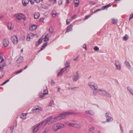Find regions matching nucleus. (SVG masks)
<instances>
[{
  "instance_id": "1",
  "label": "nucleus",
  "mask_w": 133,
  "mask_h": 133,
  "mask_svg": "<svg viewBox=\"0 0 133 133\" xmlns=\"http://www.w3.org/2000/svg\"><path fill=\"white\" fill-rule=\"evenodd\" d=\"M75 115L76 114L74 112H65L64 113H63L60 114L59 116H57L58 119H59V120L61 119L64 118H65L66 116L69 115Z\"/></svg>"
},
{
  "instance_id": "2",
  "label": "nucleus",
  "mask_w": 133,
  "mask_h": 133,
  "mask_svg": "<svg viewBox=\"0 0 133 133\" xmlns=\"http://www.w3.org/2000/svg\"><path fill=\"white\" fill-rule=\"evenodd\" d=\"M88 85L91 89L94 90L93 92L94 94L95 95L97 94L96 93L97 87L95 83L94 82H90L88 83Z\"/></svg>"
},
{
  "instance_id": "3",
  "label": "nucleus",
  "mask_w": 133,
  "mask_h": 133,
  "mask_svg": "<svg viewBox=\"0 0 133 133\" xmlns=\"http://www.w3.org/2000/svg\"><path fill=\"white\" fill-rule=\"evenodd\" d=\"M64 124L60 123H57L54 124L52 126V129L55 131H56L64 127Z\"/></svg>"
},
{
  "instance_id": "4",
  "label": "nucleus",
  "mask_w": 133,
  "mask_h": 133,
  "mask_svg": "<svg viewBox=\"0 0 133 133\" xmlns=\"http://www.w3.org/2000/svg\"><path fill=\"white\" fill-rule=\"evenodd\" d=\"M52 117L50 116L47 118L45 120L42 121L39 123V125L42 127V126H44L48 123V124H50V121L52 118Z\"/></svg>"
},
{
  "instance_id": "5",
  "label": "nucleus",
  "mask_w": 133,
  "mask_h": 133,
  "mask_svg": "<svg viewBox=\"0 0 133 133\" xmlns=\"http://www.w3.org/2000/svg\"><path fill=\"white\" fill-rule=\"evenodd\" d=\"M15 17L16 19L19 21L21 19H23L24 20H25V15L21 13H18L16 14L15 15Z\"/></svg>"
},
{
  "instance_id": "6",
  "label": "nucleus",
  "mask_w": 133,
  "mask_h": 133,
  "mask_svg": "<svg viewBox=\"0 0 133 133\" xmlns=\"http://www.w3.org/2000/svg\"><path fill=\"white\" fill-rule=\"evenodd\" d=\"M97 93L102 95H106L108 97L110 96V95L109 93L106 92V91L104 90L101 89H99L98 91L97 90L96 94H97Z\"/></svg>"
},
{
  "instance_id": "7",
  "label": "nucleus",
  "mask_w": 133,
  "mask_h": 133,
  "mask_svg": "<svg viewBox=\"0 0 133 133\" xmlns=\"http://www.w3.org/2000/svg\"><path fill=\"white\" fill-rule=\"evenodd\" d=\"M11 40L13 43L15 44H16L18 43V39L17 36L15 35H14L12 37Z\"/></svg>"
},
{
  "instance_id": "8",
  "label": "nucleus",
  "mask_w": 133,
  "mask_h": 133,
  "mask_svg": "<svg viewBox=\"0 0 133 133\" xmlns=\"http://www.w3.org/2000/svg\"><path fill=\"white\" fill-rule=\"evenodd\" d=\"M33 127L34 128L33 130V132L34 133H35L41 127L40 125H39V123L34 126Z\"/></svg>"
},
{
  "instance_id": "9",
  "label": "nucleus",
  "mask_w": 133,
  "mask_h": 133,
  "mask_svg": "<svg viewBox=\"0 0 133 133\" xmlns=\"http://www.w3.org/2000/svg\"><path fill=\"white\" fill-rule=\"evenodd\" d=\"M50 37V34H45L42 36V39H44V41L45 42L49 40Z\"/></svg>"
},
{
  "instance_id": "10",
  "label": "nucleus",
  "mask_w": 133,
  "mask_h": 133,
  "mask_svg": "<svg viewBox=\"0 0 133 133\" xmlns=\"http://www.w3.org/2000/svg\"><path fill=\"white\" fill-rule=\"evenodd\" d=\"M35 35L32 33L29 34L27 35L26 39L27 41H29L30 39H32L34 37Z\"/></svg>"
},
{
  "instance_id": "11",
  "label": "nucleus",
  "mask_w": 133,
  "mask_h": 133,
  "mask_svg": "<svg viewBox=\"0 0 133 133\" xmlns=\"http://www.w3.org/2000/svg\"><path fill=\"white\" fill-rule=\"evenodd\" d=\"M3 44L5 46H7L9 44L8 39L7 38H5L3 40Z\"/></svg>"
},
{
  "instance_id": "12",
  "label": "nucleus",
  "mask_w": 133,
  "mask_h": 133,
  "mask_svg": "<svg viewBox=\"0 0 133 133\" xmlns=\"http://www.w3.org/2000/svg\"><path fill=\"white\" fill-rule=\"evenodd\" d=\"M72 26L73 25L72 24L68 26L66 28V31L65 33H66L71 31L72 30Z\"/></svg>"
},
{
  "instance_id": "13",
  "label": "nucleus",
  "mask_w": 133,
  "mask_h": 133,
  "mask_svg": "<svg viewBox=\"0 0 133 133\" xmlns=\"http://www.w3.org/2000/svg\"><path fill=\"white\" fill-rule=\"evenodd\" d=\"M115 64L117 70H120L121 69V66L119 62L118 61H116Z\"/></svg>"
},
{
  "instance_id": "14",
  "label": "nucleus",
  "mask_w": 133,
  "mask_h": 133,
  "mask_svg": "<svg viewBox=\"0 0 133 133\" xmlns=\"http://www.w3.org/2000/svg\"><path fill=\"white\" fill-rule=\"evenodd\" d=\"M59 119L58 117H57L55 118L52 119L51 120L49 121L50 124L53 123L54 122H56L58 121L59 120Z\"/></svg>"
},
{
  "instance_id": "15",
  "label": "nucleus",
  "mask_w": 133,
  "mask_h": 133,
  "mask_svg": "<svg viewBox=\"0 0 133 133\" xmlns=\"http://www.w3.org/2000/svg\"><path fill=\"white\" fill-rule=\"evenodd\" d=\"M8 29L10 30L12 29L14 27V24L11 22H9L8 24Z\"/></svg>"
},
{
  "instance_id": "16",
  "label": "nucleus",
  "mask_w": 133,
  "mask_h": 133,
  "mask_svg": "<svg viewBox=\"0 0 133 133\" xmlns=\"http://www.w3.org/2000/svg\"><path fill=\"white\" fill-rule=\"evenodd\" d=\"M37 26L36 25H31L29 27V29L31 30H35L37 28Z\"/></svg>"
},
{
  "instance_id": "17",
  "label": "nucleus",
  "mask_w": 133,
  "mask_h": 133,
  "mask_svg": "<svg viewBox=\"0 0 133 133\" xmlns=\"http://www.w3.org/2000/svg\"><path fill=\"white\" fill-rule=\"evenodd\" d=\"M65 124L67 125H68L69 127H74L75 124L74 123H70L68 122H65Z\"/></svg>"
},
{
  "instance_id": "18",
  "label": "nucleus",
  "mask_w": 133,
  "mask_h": 133,
  "mask_svg": "<svg viewBox=\"0 0 133 133\" xmlns=\"http://www.w3.org/2000/svg\"><path fill=\"white\" fill-rule=\"evenodd\" d=\"M28 3V0H23L22 2V4L24 6H26Z\"/></svg>"
},
{
  "instance_id": "19",
  "label": "nucleus",
  "mask_w": 133,
  "mask_h": 133,
  "mask_svg": "<svg viewBox=\"0 0 133 133\" xmlns=\"http://www.w3.org/2000/svg\"><path fill=\"white\" fill-rule=\"evenodd\" d=\"M26 114H21L20 115V118L24 119H25L26 118Z\"/></svg>"
},
{
  "instance_id": "20",
  "label": "nucleus",
  "mask_w": 133,
  "mask_h": 133,
  "mask_svg": "<svg viewBox=\"0 0 133 133\" xmlns=\"http://www.w3.org/2000/svg\"><path fill=\"white\" fill-rule=\"evenodd\" d=\"M79 78V76L78 74L73 76V80L74 81H76Z\"/></svg>"
},
{
  "instance_id": "21",
  "label": "nucleus",
  "mask_w": 133,
  "mask_h": 133,
  "mask_svg": "<svg viewBox=\"0 0 133 133\" xmlns=\"http://www.w3.org/2000/svg\"><path fill=\"white\" fill-rule=\"evenodd\" d=\"M74 4L75 5V6H77L79 3V0H74Z\"/></svg>"
},
{
  "instance_id": "22",
  "label": "nucleus",
  "mask_w": 133,
  "mask_h": 133,
  "mask_svg": "<svg viewBox=\"0 0 133 133\" xmlns=\"http://www.w3.org/2000/svg\"><path fill=\"white\" fill-rule=\"evenodd\" d=\"M40 14L38 12H36L34 15V18L35 19H37L39 17Z\"/></svg>"
},
{
  "instance_id": "23",
  "label": "nucleus",
  "mask_w": 133,
  "mask_h": 133,
  "mask_svg": "<svg viewBox=\"0 0 133 133\" xmlns=\"http://www.w3.org/2000/svg\"><path fill=\"white\" fill-rule=\"evenodd\" d=\"M65 66H66V71L67 72H68V70L69 69L70 67V65L69 63L66 62Z\"/></svg>"
},
{
  "instance_id": "24",
  "label": "nucleus",
  "mask_w": 133,
  "mask_h": 133,
  "mask_svg": "<svg viewBox=\"0 0 133 133\" xmlns=\"http://www.w3.org/2000/svg\"><path fill=\"white\" fill-rule=\"evenodd\" d=\"M23 57L22 56H20L17 60V63H20L23 61Z\"/></svg>"
},
{
  "instance_id": "25",
  "label": "nucleus",
  "mask_w": 133,
  "mask_h": 133,
  "mask_svg": "<svg viewBox=\"0 0 133 133\" xmlns=\"http://www.w3.org/2000/svg\"><path fill=\"white\" fill-rule=\"evenodd\" d=\"M111 6V5L110 4H109L108 5H105V6H103L101 8V9L102 10H104L106 9L107 8H108Z\"/></svg>"
},
{
  "instance_id": "26",
  "label": "nucleus",
  "mask_w": 133,
  "mask_h": 133,
  "mask_svg": "<svg viewBox=\"0 0 133 133\" xmlns=\"http://www.w3.org/2000/svg\"><path fill=\"white\" fill-rule=\"evenodd\" d=\"M6 65V64L5 63H4L0 65V70H2L4 69V67Z\"/></svg>"
},
{
  "instance_id": "27",
  "label": "nucleus",
  "mask_w": 133,
  "mask_h": 133,
  "mask_svg": "<svg viewBox=\"0 0 133 133\" xmlns=\"http://www.w3.org/2000/svg\"><path fill=\"white\" fill-rule=\"evenodd\" d=\"M125 64L127 67L129 69H130L131 66L129 62L126 61L125 62Z\"/></svg>"
},
{
  "instance_id": "28",
  "label": "nucleus",
  "mask_w": 133,
  "mask_h": 133,
  "mask_svg": "<svg viewBox=\"0 0 133 133\" xmlns=\"http://www.w3.org/2000/svg\"><path fill=\"white\" fill-rule=\"evenodd\" d=\"M85 113L87 114L92 115L94 114V113L91 110H88L85 111Z\"/></svg>"
},
{
  "instance_id": "29",
  "label": "nucleus",
  "mask_w": 133,
  "mask_h": 133,
  "mask_svg": "<svg viewBox=\"0 0 133 133\" xmlns=\"http://www.w3.org/2000/svg\"><path fill=\"white\" fill-rule=\"evenodd\" d=\"M81 126L79 124L77 123L75 124L74 128H76L79 129L81 128Z\"/></svg>"
},
{
  "instance_id": "30",
  "label": "nucleus",
  "mask_w": 133,
  "mask_h": 133,
  "mask_svg": "<svg viewBox=\"0 0 133 133\" xmlns=\"http://www.w3.org/2000/svg\"><path fill=\"white\" fill-rule=\"evenodd\" d=\"M112 23L113 24H116L117 23V19H116V18H112Z\"/></svg>"
},
{
  "instance_id": "31",
  "label": "nucleus",
  "mask_w": 133,
  "mask_h": 133,
  "mask_svg": "<svg viewBox=\"0 0 133 133\" xmlns=\"http://www.w3.org/2000/svg\"><path fill=\"white\" fill-rule=\"evenodd\" d=\"M107 122H109L110 121H112L113 120V119L111 117H110V116H109L108 117H107Z\"/></svg>"
},
{
  "instance_id": "32",
  "label": "nucleus",
  "mask_w": 133,
  "mask_h": 133,
  "mask_svg": "<svg viewBox=\"0 0 133 133\" xmlns=\"http://www.w3.org/2000/svg\"><path fill=\"white\" fill-rule=\"evenodd\" d=\"M128 35H125L123 37V39L125 41H126L128 39Z\"/></svg>"
},
{
  "instance_id": "33",
  "label": "nucleus",
  "mask_w": 133,
  "mask_h": 133,
  "mask_svg": "<svg viewBox=\"0 0 133 133\" xmlns=\"http://www.w3.org/2000/svg\"><path fill=\"white\" fill-rule=\"evenodd\" d=\"M94 130V127L90 128H89V131L90 133H93Z\"/></svg>"
},
{
  "instance_id": "34",
  "label": "nucleus",
  "mask_w": 133,
  "mask_h": 133,
  "mask_svg": "<svg viewBox=\"0 0 133 133\" xmlns=\"http://www.w3.org/2000/svg\"><path fill=\"white\" fill-rule=\"evenodd\" d=\"M47 45V42L46 43L44 44L40 49L41 50H42L45 48V46H46Z\"/></svg>"
},
{
  "instance_id": "35",
  "label": "nucleus",
  "mask_w": 133,
  "mask_h": 133,
  "mask_svg": "<svg viewBox=\"0 0 133 133\" xmlns=\"http://www.w3.org/2000/svg\"><path fill=\"white\" fill-rule=\"evenodd\" d=\"M50 127H48L46 128L43 132V133H46L48 131L50 130Z\"/></svg>"
},
{
  "instance_id": "36",
  "label": "nucleus",
  "mask_w": 133,
  "mask_h": 133,
  "mask_svg": "<svg viewBox=\"0 0 133 133\" xmlns=\"http://www.w3.org/2000/svg\"><path fill=\"white\" fill-rule=\"evenodd\" d=\"M49 30L50 32L51 33H52L53 31V29L52 26H50L49 29Z\"/></svg>"
},
{
  "instance_id": "37",
  "label": "nucleus",
  "mask_w": 133,
  "mask_h": 133,
  "mask_svg": "<svg viewBox=\"0 0 133 133\" xmlns=\"http://www.w3.org/2000/svg\"><path fill=\"white\" fill-rule=\"evenodd\" d=\"M44 95H44L43 93L41 92L39 94V96L40 98H42L43 97Z\"/></svg>"
},
{
  "instance_id": "38",
  "label": "nucleus",
  "mask_w": 133,
  "mask_h": 133,
  "mask_svg": "<svg viewBox=\"0 0 133 133\" xmlns=\"http://www.w3.org/2000/svg\"><path fill=\"white\" fill-rule=\"evenodd\" d=\"M9 80H10V79L7 80H6V81H4L3 83H2V84L1 85V86H2V85H4L5 84L7 83V82H9Z\"/></svg>"
},
{
  "instance_id": "39",
  "label": "nucleus",
  "mask_w": 133,
  "mask_h": 133,
  "mask_svg": "<svg viewBox=\"0 0 133 133\" xmlns=\"http://www.w3.org/2000/svg\"><path fill=\"white\" fill-rule=\"evenodd\" d=\"M48 91L47 89H45L44 91V95H46L48 94Z\"/></svg>"
},
{
  "instance_id": "40",
  "label": "nucleus",
  "mask_w": 133,
  "mask_h": 133,
  "mask_svg": "<svg viewBox=\"0 0 133 133\" xmlns=\"http://www.w3.org/2000/svg\"><path fill=\"white\" fill-rule=\"evenodd\" d=\"M91 15H86L85 16L84 18V20H85L88 19V18H89L90 16Z\"/></svg>"
},
{
  "instance_id": "41",
  "label": "nucleus",
  "mask_w": 133,
  "mask_h": 133,
  "mask_svg": "<svg viewBox=\"0 0 133 133\" xmlns=\"http://www.w3.org/2000/svg\"><path fill=\"white\" fill-rule=\"evenodd\" d=\"M70 21H72L70 19H67L66 20V24H69L70 23Z\"/></svg>"
},
{
  "instance_id": "42",
  "label": "nucleus",
  "mask_w": 133,
  "mask_h": 133,
  "mask_svg": "<svg viewBox=\"0 0 133 133\" xmlns=\"http://www.w3.org/2000/svg\"><path fill=\"white\" fill-rule=\"evenodd\" d=\"M62 0H59L58 1V4L59 5H61L62 4Z\"/></svg>"
},
{
  "instance_id": "43",
  "label": "nucleus",
  "mask_w": 133,
  "mask_h": 133,
  "mask_svg": "<svg viewBox=\"0 0 133 133\" xmlns=\"http://www.w3.org/2000/svg\"><path fill=\"white\" fill-rule=\"evenodd\" d=\"M94 49L95 51H98L99 50V48L97 46H96L94 48Z\"/></svg>"
},
{
  "instance_id": "44",
  "label": "nucleus",
  "mask_w": 133,
  "mask_h": 133,
  "mask_svg": "<svg viewBox=\"0 0 133 133\" xmlns=\"http://www.w3.org/2000/svg\"><path fill=\"white\" fill-rule=\"evenodd\" d=\"M57 14L56 12H55V13H52V17H55L57 15Z\"/></svg>"
},
{
  "instance_id": "45",
  "label": "nucleus",
  "mask_w": 133,
  "mask_h": 133,
  "mask_svg": "<svg viewBox=\"0 0 133 133\" xmlns=\"http://www.w3.org/2000/svg\"><path fill=\"white\" fill-rule=\"evenodd\" d=\"M39 109H34L32 110V111L33 112H36V110H39Z\"/></svg>"
},
{
  "instance_id": "46",
  "label": "nucleus",
  "mask_w": 133,
  "mask_h": 133,
  "mask_svg": "<svg viewBox=\"0 0 133 133\" xmlns=\"http://www.w3.org/2000/svg\"><path fill=\"white\" fill-rule=\"evenodd\" d=\"M130 18L129 19V20H130L131 19L133 18V14H131L130 16Z\"/></svg>"
},
{
  "instance_id": "47",
  "label": "nucleus",
  "mask_w": 133,
  "mask_h": 133,
  "mask_svg": "<svg viewBox=\"0 0 133 133\" xmlns=\"http://www.w3.org/2000/svg\"><path fill=\"white\" fill-rule=\"evenodd\" d=\"M28 1L30 2V3L31 4H33L34 3V0H28Z\"/></svg>"
},
{
  "instance_id": "48",
  "label": "nucleus",
  "mask_w": 133,
  "mask_h": 133,
  "mask_svg": "<svg viewBox=\"0 0 133 133\" xmlns=\"http://www.w3.org/2000/svg\"><path fill=\"white\" fill-rule=\"evenodd\" d=\"M22 70H20L17 71L15 73V74H18L22 72Z\"/></svg>"
},
{
  "instance_id": "49",
  "label": "nucleus",
  "mask_w": 133,
  "mask_h": 133,
  "mask_svg": "<svg viewBox=\"0 0 133 133\" xmlns=\"http://www.w3.org/2000/svg\"><path fill=\"white\" fill-rule=\"evenodd\" d=\"M76 15H74L72 16L70 19V20H71V21H72V19H75L76 18Z\"/></svg>"
},
{
  "instance_id": "50",
  "label": "nucleus",
  "mask_w": 133,
  "mask_h": 133,
  "mask_svg": "<svg viewBox=\"0 0 133 133\" xmlns=\"http://www.w3.org/2000/svg\"><path fill=\"white\" fill-rule=\"evenodd\" d=\"M42 39H39V40L38 41V43H39V44H40L42 42Z\"/></svg>"
},
{
  "instance_id": "51",
  "label": "nucleus",
  "mask_w": 133,
  "mask_h": 133,
  "mask_svg": "<svg viewBox=\"0 0 133 133\" xmlns=\"http://www.w3.org/2000/svg\"><path fill=\"white\" fill-rule=\"evenodd\" d=\"M53 103H54V101H51L49 105L50 106H51Z\"/></svg>"
},
{
  "instance_id": "52",
  "label": "nucleus",
  "mask_w": 133,
  "mask_h": 133,
  "mask_svg": "<svg viewBox=\"0 0 133 133\" xmlns=\"http://www.w3.org/2000/svg\"><path fill=\"white\" fill-rule=\"evenodd\" d=\"M90 4L92 5H94L95 4V3L94 1H91V2L90 3Z\"/></svg>"
},
{
  "instance_id": "53",
  "label": "nucleus",
  "mask_w": 133,
  "mask_h": 133,
  "mask_svg": "<svg viewBox=\"0 0 133 133\" xmlns=\"http://www.w3.org/2000/svg\"><path fill=\"white\" fill-rule=\"evenodd\" d=\"M77 87H76V88H69V90H76V89L77 88Z\"/></svg>"
},
{
  "instance_id": "54",
  "label": "nucleus",
  "mask_w": 133,
  "mask_h": 133,
  "mask_svg": "<svg viewBox=\"0 0 133 133\" xmlns=\"http://www.w3.org/2000/svg\"><path fill=\"white\" fill-rule=\"evenodd\" d=\"M70 2L71 1L70 0H67L66 2V4H69Z\"/></svg>"
},
{
  "instance_id": "55",
  "label": "nucleus",
  "mask_w": 133,
  "mask_h": 133,
  "mask_svg": "<svg viewBox=\"0 0 133 133\" xmlns=\"http://www.w3.org/2000/svg\"><path fill=\"white\" fill-rule=\"evenodd\" d=\"M109 113L108 112H106L105 114V116L106 117V118L109 116Z\"/></svg>"
},
{
  "instance_id": "56",
  "label": "nucleus",
  "mask_w": 133,
  "mask_h": 133,
  "mask_svg": "<svg viewBox=\"0 0 133 133\" xmlns=\"http://www.w3.org/2000/svg\"><path fill=\"white\" fill-rule=\"evenodd\" d=\"M62 75V73L61 72L58 74V76H60Z\"/></svg>"
},
{
  "instance_id": "57",
  "label": "nucleus",
  "mask_w": 133,
  "mask_h": 133,
  "mask_svg": "<svg viewBox=\"0 0 133 133\" xmlns=\"http://www.w3.org/2000/svg\"><path fill=\"white\" fill-rule=\"evenodd\" d=\"M44 19V18H42L40 19V22H43Z\"/></svg>"
},
{
  "instance_id": "58",
  "label": "nucleus",
  "mask_w": 133,
  "mask_h": 133,
  "mask_svg": "<svg viewBox=\"0 0 133 133\" xmlns=\"http://www.w3.org/2000/svg\"><path fill=\"white\" fill-rule=\"evenodd\" d=\"M101 10H102L101 9H97V10H96V11H95L94 12V13H96V12H97L98 11H100Z\"/></svg>"
},
{
  "instance_id": "59",
  "label": "nucleus",
  "mask_w": 133,
  "mask_h": 133,
  "mask_svg": "<svg viewBox=\"0 0 133 133\" xmlns=\"http://www.w3.org/2000/svg\"><path fill=\"white\" fill-rule=\"evenodd\" d=\"M35 2L37 3H39L40 2V0H35Z\"/></svg>"
},
{
  "instance_id": "60",
  "label": "nucleus",
  "mask_w": 133,
  "mask_h": 133,
  "mask_svg": "<svg viewBox=\"0 0 133 133\" xmlns=\"http://www.w3.org/2000/svg\"><path fill=\"white\" fill-rule=\"evenodd\" d=\"M129 91L131 92V93L133 95V90H129Z\"/></svg>"
},
{
  "instance_id": "61",
  "label": "nucleus",
  "mask_w": 133,
  "mask_h": 133,
  "mask_svg": "<svg viewBox=\"0 0 133 133\" xmlns=\"http://www.w3.org/2000/svg\"><path fill=\"white\" fill-rule=\"evenodd\" d=\"M83 48L85 49H86V45L85 44L84 45V46H83Z\"/></svg>"
},
{
  "instance_id": "62",
  "label": "nucleus",
  "mask_w": 133,
  "mask_h": 133,
  "mask_svg": "<svg viewBox=\"0 0 133 133\" xmlns=\"http://www.w3.org/2000/svg\"><path fill=\"white\" fill-rule=\"evenodd\" d=\"M127 89L128 90H129H129H130V87H127Z\"/></svg>"
},
{
  "instance_id": "63",
  "label": "nucleus",
  "mask_w": 133,
  "mask_h": 133,
  "mask_svg": "<svg viewBox=\"0 0 133 133\" xmlns=\"http://www.w3.org/2000/svg\"><path fill=\"white\" fill-rule=\"evenodd\" d=\"M28 67V65H26L25 67H24V69H25L26 68H27Z\"/></svg>"
},
{
  "instance_id": "64",
  "label": "nucleus",
  "mask_w": 133,
  "mask_h": 133,
  "mask_svg": "<svg viewBox=\"0 0 133 133\" xmlns=\"http://www.w3.org/2000/svg\"><path fill=\"white\" fill-rule=\"evenodd\" d=\"M130 133H133V130H131L130 132Z\"/></svg>"
}]
</instances>
